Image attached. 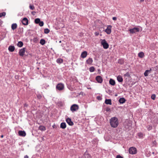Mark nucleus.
Instances as JSON below:
<instances>
[{
    "mask_svg": "<svg viewBox=\"0 0 158 158\" xmlns=\"http://www.w3.org/2000/svg\"><path fill=\"white\" fill-rule=\"evenodd\" d=\"M110 124L112 127H117L118 125V121L117 118L116 117L111 118L110 120Z\"/></svg>",
    "mask_w": 158,
    "mask_h": 158,
    "instance_id": "obj_1",
    "label": "nucleus"
},
{
    "mask_svg": "<svg viewBox=\"0 0 158 158\" xmlns=\"http://www.w3.org/2000/svg\"><path fill=\"white\" fill-rule=\"evenodd\" d=\"M100 41L101 44L104 49H107L109 48V45L105 39H101Z\"/></svg>",
    "mask_w": 158,
    "mask_h": 158,
    "instance_id": "obj_2",
    "label": "nucleus"
},
{
    "mask_svg": "<svg viewBox=\"0 0 158 158\" xmlns=\"http://www.w3.org/2000/svg\"><path fill=\"white\" fill-rule=\"evenodd\" d=\"M79 109L78 106L76 104H74L72 105L70 107V110L72 112H74L77 111Z\"/></svg>",
    "mask_w": 158,
    "mask_h": 158,
    "instance_id": "obj_3",
    "label": "nucleus"
},
{
    "mask_svg": "<svg viewBox=\"0 0 158 158\" xmlns=\"http://www.w3.org/2000/svg\"><path fill=\"white\" fill-rule=\"evenodd\" d=\"M129 152L131 154H135L137 152V149L134 147H130L129 149Z\"/></svg>",
    "mask_w": 158,
    "mask_h": 158,
    "instance_id": "obj_4",
    "label": "nucleus"
},
{
    "mask_svg": "<svg viewBox=\"0 0 158 158\" xmlns=\"http://www.w3.org/2000/svg\"><path fill=\"white\" fill-rule=\"evenodd\" d=\"M56 89L59 90H61L64 88V84L62 83H59L57 84L56 86Z\"/></svg>",
    "mask_w": 158,
    "mask_h": 158,
    "instance_id": "obj_5",
    "label": "nucleus"
},
{
    "mask_svg": "<svg viewBox=\"0 0 158 158\" xmlns=\"http://www.w3.org/2000/svg\"><path fill=\"white\" fill-rule=\"evenodd\" d=\"M139 31V29L138 27H134L129 30L130 32L132 34H134L136 32H138Z\"/></svg>",
    "mask_w": 158,
    "mask_h": 158,
    "instance_id": "obj_6",
    "label": "nucleus"
},
{
    "mask_svg": "<svg viewBox=\"0 0 158 158\" xmlns=\"http://www.w3.org/2000/svg\"><path fill=\"white\" fill-rule=\"evenodd\" d=\"M26 48H23L19 50V55L21 56H23L24 55V53L26 52Z\"/></svg>",
    "mask_w": 158,
    "mask_h": 158,
    "instance_id": "obj_7",
    "label": "nucleus"
},
{
    "mask_svg": "<svg viewBox=\"0 0 158 158\" xmlns=\"http://www.w3.org/2000/svg\"><path fill=\"white\" fill-rule=\"evenodd\" d=\"M112 26L111 25H107V28L105 31V32L108 34H110L111 32Z\"/></svg>",
    "mask_w": 158,
    "mask_h": 158,
    "instance_id": "obj_8",
    "label": "nucleus"
},
{
    "mask_svg": "<svg viewBox=\"0 0 158 158\" xmlns=\"http://www.w3.org/2000/svg\"><path fill=\"white\" fill-rule=\"evenodd\" d=\"M95 79L97 81L100 83H102L103 81L102 78V77L100 76H97L96 77Z\"/></svg>",
    "mask_w": 158,
    "mask_h": 158,
    "instance_id": "obj_9",
    "label": "nucleus"
},
{
    "mask_svg": "<svg viewBox=\"0 0 158 158\" xmlns=\"http://www.w3.org/2000/svg\"><path fill=\"white\" fill-rule=\"evenodd\" d=\"M66 121L70 126H73L74 124L73 122L71 121V119L69 118H67L66 119Z\"/></svg>",
    "mask_w": 158,
    "mask_h": 158,
    "instance_id": "obj_10",
    "label": "nucleus"
},
{
    "mask_svg": "<svg viewBox=\"0 0 158 158\" xmlns=\"http://www.w3.org/2000/svg\"><path fill=\"white\" fill-rule=\"evenodd\" d=\"M28 20L26 18H24L22 21V23L23 24L27 25L28 24Z\"/></svg>",
    "mask_w": 158,
    "mask_h": 158,
    "instance_id": "obj_11",
    "label": "nucleus"
},
{
    "mask_svg": "<svg viewBox=\"0 0 158 158\" xmlns=\"http://www.w3.org/2000/svg\"><path fill=\"white\" fill-rule=\"evenodd\" d=\"M19 134L20 136L24 137L26 135V133L24 131H19Z\"/></svg>",
    "mask_w": 158,
    "mask_h": 158,
    "instance_id": "obj_12",
    "label": "nucleus"
},
{
    "mask_svg": "<svg viewBox=\"0 0 158 158\" xmlns=\"http://www.w3.org/2000/svg\"><path fill=\"white\" fill-rule=\"evenodd\" d=\"M9 51L10 52H13L15 50V47L14 46L10 45L8 48Z\"/></svg>",
    "mask_w": 158,
    "mask_h": 158,
    "instance_id": "obj_13",
    "label": "nucleus"
},
{
    "mask_svg": "<svg viewBox=\"0 0 158 158\" xmlns=\"http://www.w3.org/2000/svg\"><path fill=\"white\" fill-rule=\"evenodd\" d=\"M87 55V53L86 51H84L82 52L81 56L82 58H85Z\"/></svg>",
    "mask_w": 158,
    "mask_h": 158,
    "instance_id": "obj_14",
    "label": "nucleus"
},
{
    "mask_svg": "<svg viewBox=\"0 0 158 158\" xmlns=\"http://www.w3.org/2000/svg\"><path fill=\"white\" fill-rule=\"evenodd\" d=\"M117 79L118 82H122L123 81V78L120 75L118 76L117 77Z\"/></svg>",
    "mask_w": 158,
    "mask_h": 158,
    "instance_id": "obj_15",
    "label": "nucleus"
},
{
    "mask_svg": "<svg viewBox=\"0 0 158 158\" xmlns=\"http://www.w3.org/2000/svg\"><path fill=\"white\" fill-rule=\"evenodd\" d=\"M83 158H90V156L89 155L88 153L87 152H85L83 156Z\"/></svg>",
    "mask_w": 158,
    "mask_h": 158,
    "instance_id": "obj_16",
    "label": "nucleus"
},
{
    "mask_svg": "<svg viewBox=\"0 0 158 158\" xmlns=\"http://www.w3.org/2000/svg\"><path fill=\"white\" fill-rule=\"evenodd\" d=\"M105 103L106 104L111 105L112 104L111 100V99H106L105 100Z\"/></svg>",
    "mask_w": 158,
    "mask_h": 158,
    "instance_id": "obj_17",
    "label": "nucleus"
},
{
    "mask_svg": "<svg viewBox=\"0 0 158 158\" xmlns=\"http://www.w3.org/2000/svg\"><path fill=\"white\" fill-rule=\"evenodd\" d=\"M66 127V125L65 123L62 122L61 123L60 127L62 129H64Z\"/></svg>",
    "mask_w": 158,
    "mask_h": 158,
    "instance_id": "obj_18",
    "label": "nucleus"
},
{
    "mask_svg": "<svg viewBox=\"0 0 158 158\" xmlns=\"http://www.w3.org/2000/svg\"><path fill=\"white\" fill-rule=\"evenodd\" d=\"M125 99L124 98H120L119 100V102L121 104L124 103L126 101Z\"/></svg>",
    "mask_w": 158,
    "mask_h": 158,
    "instance_id": "obj_19",
    "label": "nucleus"
},
{
    "mask_svg": "<svg viewBox=\"0 0 158 158\" xmlns=\"http://www.w3.org/2000/svg\"><path fill=\"white\" fill-rule=\"evenodd\" d=\"M17 27V24L16 23H14L12 24L11 28L12 30H14Z\"/></svg>",
    "mask_w": 158,
    "mask_h": 158,
    "instance_id": "obj_20",
    "label": "nucleus"
},
{
    "mask_svg": "<svg viewBox=\"0 0 158 158\" xmlns=\"http://www.w3.org/2000/svg\"><path fill=\"white\" fill-rule=\"evenodd\" d=\"M109 83L112 85H114L115 84V82L114 80L112 79H110L109 80Z\"/></svg>",
    "mask_w": 158,
    "mask_h": 158,
    "instance_id": "obj_21",
    "label": "nucleus"
},
{
    "mask_svg": "<svg viewBox=\"0 0 158 158\" xmlns=\"http://www.w3.org/2000/svg\"><path fill=\"white\" fill-rule=\"evenodd\" d=\"M151 70H146L144 73V75L145 77L148 76V74L151 73Z\"/></svg>",
    "mask_w": 158,
    "mask_h": 158,
    "instance_id": "obj_22",
    "label": "nucleus"
},
{
    "mask_svg": "<svg viewBox=\"0 0 158 158\" xmlns=\"http://www.w3.org/2000/svg\"><path fill=\"white\" fill-rule=\"evenodd\" d=\"M92 142L93 144L96 145L98 142V140L97 138H94L93 139Z\"/></svg>",
    "mask_w": 158,
    "mask_h": 158,
    "instance_id": "obj_23",
    "label": "nucleus"
},
{
    "mask_svg": "<svg viewBox=\"0 0 158 158\" xmlns=\"http://www.w3.org/2000/svg\"><path fill=\"white\" fill-rule=\"evenodd\" d=\"M93 62L92 59L91 58H89L88 60H87L86 61V63L87 64H91Z\"/></svg>",
    "mask_w": 158,
    "mask_h": 158,
    "instance_id": "obj_24",
    "label": "nucleus"
},
{
    "mask_svg": "<svg viewBox=\"0 0 158 158\" xmlns=\"http://www.w3.org/2000/svg\"><path fill=\"white\" fill-rule=\"evenodd\" d=\"M47 70L45 69V70H43V76L44 77H46L48 75V73L47 71Z\"/></svg>",
    "mask_w": 158,
    "mask_h": 158,
    "instance_id": "obj_25",
    "label": "nucleus"
},
{
    "mask_svg": "<svg viewBox=\"0 0 158 158\" xmlns=\"http://www.w3.org/2000/svg\"><path fill=\"white\" fill-rule=\"evenodd\" d=\"M130 73L131 72H127L126 73L124 74V77H126V78L130 77Z\"/></svg>",
    "mask_w": 158,
    "mask_h": 158,
    "instance_id": "obj_26",
    "label": "nucleus"
},
{
    "mask_svg": "<svg viewBox=\"0 0 158 158\" xmlns=\"http://www.w3.org/2000/svg\"><path fill=\"white\" fill-rule=\"evenodd\" d=\"M137 135L139 138H143L144 135L142 132H140L138 133Z\"/></svg>",
    "mask_w": 158,
    "mask_h": 158,
    "instance_id": "obj_27",
    "label": "nucleus"
},
{
    "mask_svg": "<svg viewBox=\"0 0 158 158\" xmlns=\"http://www.w3.org/2000/svg\"><path fill=\"white\" fill-rule=\"evenodd\" d=\"M39 129L42 131H43L46 130V128L44 126H40L39 127Z\"/></svg>",
    "mask_w": 158,
    "mask_h": 158,
    "instance_id": "obj_28",
    "label": "nucleus"
},
{
    "mask_svg": "<svg viewBox=\"0 0 158 158\" xmlns=\"http://www.w3.org/2000/svg\"><path fill=\"white\" fill-rule=\"evenodd\" d=\"M138 56L139 57L142 58L144 56V53L143 52H140L138 53Z\"/></svg>",
    "mask_w": 158,
    "mask_h": 158,
    "instance_id": "obj_29",
    "label": "nucleus"
},
{
    "mask_svg": "<svg viewBox=\"0 0 158 158\" xmlns=\"http://www.w3.org/2000/svg\"><path fill=\"white\" fill-rule=\"evenodd\" d=\"M17 45L18 47H21L23 45V43L22 41H19L17 44Z\"/></svg>",
    "mask_w": 158,
    "mask_h": 158,
    "instance_id": "obj_30",
    "label": "nucleus"
},
{
    "mask_svg": "<svg viewBox=\"0 0 158 158\" xmlns=\"http://www.w3.org/2000/svg\"><path fill=\"white\" fill-rule=\"evenodd\" d=\"M118 63L121 64H123L124 63V61L123 59H120L118 60Z\"/></svg>",
    "mask_w": 158,
    "mask_h": 158,
    "instance_id": "obj_31",
    "label": "nucleus"
},
{
    "mask_svg": "<svg viewBox=\"0 0 158 158\" xmlns=\"http://www.w3.org/2000/svg\"><path fill=\"white\" fill-rule=\"evenodd\" d=\"M45 40L44 39H42L40 40V43L42 45H44L45 43Z\"/></svg>",
    "mask_w": 158,
    "mask_h": 158,
    "instance_id": "obj_32",
    "label": "nucleus"
},
{
    "mask_svg": "<svg viewBox=\"0 0 158 158\" xmlns=\"http://www.w3.org/2000/svg\"><path fill=\"white\" fill-rule=\"evenodd\" d=\"M56 62L59 64H60L63 62V60L61 58H58L56 60Z\"/></svg>",
    "mask_w": 158,
    "mask_h": 158,
    "instance_id": "obj_33",
    "label": "nucleus"
},
{
    "mask_svg": "<svg viewBox=\"0 0 158 158\" xmlns=\"http://www.w3.org/2000/svg\"><path fill=\"white\" fill-rule=\"evenodd\" d=\"M40 21V20L39 18L36 19L35 20V22L36 24H38Z\"/></svg>",
    "mask_w": 158,
    "mask_h": 158,
    "instance_id": "obj_34",
    "label": "nucleus"
},
{
    "mask_svg": "<svg viewBox=\"0 0 158 158\" xmlns=\"http://www.w3.org/2000/svg\"><path fill=\"white\" fill-rule=\"evenodd\" d=\"M50 31L49 30L48 28L45 29L44 30V33L46 34H48Z\"/></svg>",
    "mask_w": 158,
    "mask_h": 158,
    "instance_id": "obj_35",
    "label": "nucleus"
},
{
    "mask_svg": "<svg viewBox=\"0 0 158 158\" xmlns=\"http://www.w3.org/2000/svg\"><path fill=\"white\" fill-rule=\"evenodd\" d=\"M6 13L4 12L0 13V18L2 17V16H5L6 15Z\"/></svg>",
    "mask_w": 158,
    "mask_h": 158,
    "instance_id": "obj_36",
    "label": "nucleus"
},
{
    "mask_svg": "<svg viewBox=\"0 0 158 158\" xmlns=\"http://www.w3.org/2000/svg\"><path fill=\"white\" fill-rule=\"evenodd\" d=\"M147 130L148 131H149L151 130H152V126L151 125H148V126H147Z\"/></svg>",
    "mask_w": 158,
    "mask_h": 158,
    "instance_id": "obj_37",
    "label": "nucleus"
},
{
    "mask_svg": "<svg viewBox=\"0 0 158 158\" xmlns=\"http://www.w3.org/2000/svg\"><path fill=\"white\" fill-rule=\"evenodd\" d=\"M106 111L108 112H110L111 111V109L109 106H107L106 107Z\"/></svg>",
    "mask_w": 158,
    "mask_h": 158,
    "instance_id": "obj_38",
    "label": "nucleus"
},
{
    "mask_svg": "<svg viewBox=\"0 0 158 158\" xmlns=\"http://www.w3.org/2000/svg\"><path fill=\"white\" fill-rule=\"evenodd\" d=\"M29 8L31 10H33L35 9V7L33 5H30Z\"/></svg>",
    "mask_w": 158,
    "mask_h": 158,
    "instance_id": "obj_39",
    "label": "nucleus"
},
{
    "mask_svg": "<svg viewBox=\"0 0 158 158\" xmlns=\"http://www.w3.org/2000/svg\"><path fill=\"white\" fill-rule=\"evenodd\" d=\"M156 96L155 94H153L151 96V98L153 100H154L155 99Z\"/></svg>",
    "mask_w": 158,
    "mask_h": 158,
    "instance_id": "obj_40",
    "label": "nucleus"
},
{
    "mask_svg": "<svg viewBox=\"0 0 158 158\" xmlns=\"http://www.w3.org/2000/svg\"><path fill=\"white\" fill-rule=\"evenodd\" d=\"M39 26L40 27H42L44 25V23L43 21H40V23H38Z\"/></svg>",
    "mask_w": 158,
    "mask_h": 158,
    "instance_id": "obj_41",
    "label": "nucleus"
},
{
    "mask_svg": "<svg viewBox=\"0 0 158 158\" xmlns=\"http://www.w3.org/2000/svg\"><path fill=\"white\" fill-rule=\"evenodd\" d=\"M96 98L98 100H101L102 99V97L100 96H97Z\"/></svg>",
    "mask_w": 158,
    "mask_h": 158,
    "instance_id": "obj_42",
    "label": "nucleus"
},
{
    "mask_svg": "<svg viewBox=\"0 0 158 158\" xmlns=\"http://www.w3.org/2000/svg\"><path fill=\"white\" fill-rule=\"evenodd\" d=\"M116 158H123L122 156L119 155H118L116 156Z\"/></svg>",
    "mask_w": 158,
    "mask_h": 158,
    "instance_id": "obj_43",
    "label": "nucleus"
},
{
    "mask_svg": "<svg viewBox=\"0 0 158 158\" xmlns=\"http://www.w3.org/2000/svg\"><path fill=\"white\" fill-rule=\"evenodd\" d=\"M37 40V38H34L33 39V41L34 42H36Z\"/></svg>",
    "mask_w": 158,
    "mask_h": 158,
    "instance_id": "obj_44",
    "label": "nucleus"
},
{
    "mask_svg": "<svg viewBox=\"0 0 158 158\" xmlns=\"http://www.w3.org/2000/svg\"><path fill=\"white\" fill-rule=\"evenodd\" d=\"M3 23V21L1 19H0V26H1Z\"/></svg>",
    "mask_w": 158,
    "mask_h": 158,
    "instance_id": "obj_45",
    "label": "nucleus"
},
{
    "mask_svg": "<svg viewBox=\"0 0 158 158\" xmlns=\"http://www.w3.org/2000/svg\"><path fill=\"white\" fill-rule=\"evenodd\" d=\"M112 19L114 20H117V18L115 17H114L112 18Z\"/></svg>",
    "mask_w": 158,
    "mask_h": 158,
    "instance_id": "obj_46",
    "label": "nucleus"
},
{
    "mask_svg": "<svg viewBox=\"0 0 158 158\" xmlns=\"http://www.w3.org/2000/svg\"><path fill=\"white\" fill-rule=\"evenodd\" d=\"M26 53H28L27 55V56L28 55H30L31 56H32V54L31 53H29L27 51H26Z\"/></svg>",
    "mask_w": 158,
    "mask_h": 158,
    "instance_id": "obj_47",
    "label": "nucleus"
},
{
    "mask_svg": "<svg viewBox=\"0 0 158 158\" xmlns=\"http://www.w3.org/2000/svg\"><path fill=\"white\" fill-rule=\"evenodd\" d=\"M99 34V33L98 32H95V35L96 36H98Z\"/></svg>",
    "mask_w": 158,
    "mask_h": 158,
    "instance_id": "obj_48",
    "label": "nucleus"
},
{
    "mask_svg": "<svg viewBox=\"0 0 158 158\" xmlns=\"http://www.w3.org/2000/svg\"><path fill=\"white\" fill-rule=\"evenodd\" d=\"M36 13V12H35V11H33L31 12V13L33 15H35V13Z\"/></svg>",
    "mask_w": 158,
    "mask_h": 158,
    "instance_id": "obj_49",
    "label": "nucleus"
},
{
    "mask_svg": "<svg viewBox=\"0 0 158 158\" xmlns=\"http://www.w3.org/2000/svg\"><path fill=\"white\" fill-rule=\"evenodd\" d=\"M28 156L27 155H26L24 156V158H28Z\"/></svg>",
    "mask_w": 158,
    "mask_h": 158,
    "instance_id": "obj_50",
    "label": "nucleus"
},
{
    "mask_svg": "<svg viewBox=\"0 0 158 158\" xmlns=\"http://www.w3.org/2000/svg\"><path fill=\"white\" fill-rule=\"evenodd\" d=\"M52 127L53 128H56V126L55 124H54V125L52 126Z\"/></svg>",
    "mask_w": 158,
    "mask_h": 158,
    "instance_id": "obj_51",
    "label": "nucleus"
},
{
    "mask_svg": "<svg viewBox=\"0 0 158 158\" xmlns=\"http://www.w3.org/2000/svg\"><path fill=\"white\" fill-rule=\"evenodd\" d=\"M90 72H93L94 71V70H89Z\"/></svg>",
    "mask_w": 158,
    "mask_h": 158,
    "instance_id": "obj_52",
    "label": "nucleus"
},
{
    "mask_svg": "<svg viewBox=\"0 0 158 158\" xmlns=\"http://www.w3.org/2000/svg\"><path fill=\"white\" fill-rule=\"evenodd\" d=\"M89 69H94V67H91L89 68Z\"/></svg>",
    "mask_w": 158,
    "mask_h": 158,
    "instance_id": "obj_53",
    "label": "nucleus"
},
{
    "mask_svg": "<svg viewBox=\"0 0 158 158\" xmlns=\"http://www.w3.org/2000/svg\"><path fill=\"white\" fill-rule=\"evenodd\" d=\"M15 78L16 79H18L19 78V77L18 76H15Z\"/></svg>",
    "mask_w": 158,
    "mask_h": 158,
    "instance_id": "obj_54",
    "label": "nucleus"
},
{
    "mask_svg": "<svg viewBox=\"0 0 158 158\" xmlns=\"http://www.w3.org/2000/svg\"><path fill=\"white\" fill-rule=\"evenodd\" d=\"M144 0H140V2H143L144 1Z\"/></svg>",
    "mask_w": 158,
    "mask_h": 158,
    "instance_id": "obj_55",
    "label": "nucleus"
},
{
    "mask_svg": "<svg viewBox=\"0 0 158 158\" xmlns=\"http://www.w3.org/2000/svg\"><path fill=\"white\" fill-rule=\"evenodd\" d=\"M3 135H2L1 136V137L2 138H3Z\"/></svg>",
    "mask_w": 158,
    "mask_h": 158,
    "instance_id": "obj_56",
    "label": "nucleus"
},
{
    "mask_svg": "<svg viewBox=\"0 0 158 158\" xmlns=\"http://www.w3.org/2000/svg\"><path fill=\"white\" fill-rule=\"evenodd\" d=\"M37 69H39V68H37Z\"/></svg>",
    "mask_w": 158,
    "mask_h": 158,
    "instance_id": "obj_57",
    "label": "nucleus"
},
{
    "mask_svg": "<svg viewBox=\"0 0 158 158\" xmlns=\"http://www.w3.org/2000/svg\"><path fill=\"white\" fill-rule=\"evenodd\" d=\"M59 42H60V43H61V41H59Z\"/></svg>",
    "mask_w": 158,
    "mask_h": 158,
    "instance_id": "obj_58",
    "label": "nucleus"
},
{
    "mask_svg": "<svg viewBox=\"0 0 158 158\" xmlns=\"http://www.w3.org/2000/svg\"><path fill=\"white\" fill-rule=\"evenodd\" d=\"M98 71H99V70H99V69H98Z\"/></svg>",
    "mask_w": 158,
    "mask_h": 158,
    "instance_id": "obj_59",
    "label": "nucleus"
},
{
    "mask_svg": "<svg viewBox=\"0 0 158 158\" xmlns=\"http://www.w3.org/2000/svg\"><path fill=\"white\" fill-rule=\"evenodd\" d=\"M154 142H156V141H154Z\"/></svg>",
    "mask_w": 158,
    "mask_h": 158,
    "instance_id": "obj_60",
    "label": "nucleus"
},
{
    "mask_svg": "<svg viewBox=\"0 0 158 158\" xmlns=\"http://www.w3.org/2000/svg\"><path fill=\"white\" fill-rule=\"evenodd\" d=\"M152 153H153V154H154V152H152Z\"/></svg>",
    "mask_w": 158,
    "mask_h": 158,
    "instance_id": "obj_61",
    "label": "nucleus"
}]
</instances>
